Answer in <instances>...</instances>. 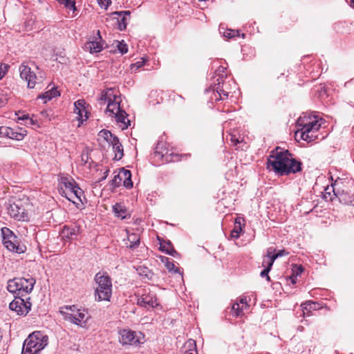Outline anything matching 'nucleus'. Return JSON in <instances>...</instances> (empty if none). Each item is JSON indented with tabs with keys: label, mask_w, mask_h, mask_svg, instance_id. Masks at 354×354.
<instances>
[{
	"label": "nucleus",
	"mask_w": 354,
	"mask_h": 354,
	"mask_svg": "<svg viewBox=\"0 0 354 354\" xmlns=\"http://www.w3.org/2000/svg\"><path fill=\"white\" fill-rule=\"evenodd\" d=\"M267 167L279 176H286L300 171L301 162L293 158L288 150L277 147L268 158Z\"/></svg>",
	"instance_id": "obj_1"
},
{
	"label": "nucleus",
	"mask_w": 354,
	"mask_h": 354,
	"mask_svg": "<svg viewBox=\"0 0 354 354\" xmlns=\"http://www.w3.org/2000/svg\"><path fill=\"white\" fill-rule=\"evenodd\" d=\"M98 101L101 105L107 102L106 114L114 118L122 129H126L131 125V121L127 119V113L120 106V97L117 95L114 88L104 90Z\"/></svg>",
	"instance_id": "obj_2"
},
{
	"label": "nucleus",
	"mask_w": 354,
	"mask_h": 354,
	"mask_svg": "<svg viewBox=\"0 0 354 354\" xmlns=\"http://www.w3.org/2000/svg\"><path fill=\"white\" fill-rule=\"evenodd\" d=\"M297 127L298 129L295 133L296 136L299 135L302 140L310 142L317 138V131L321 124L315 118L305 115L299 117L297 121Z\"/></svg>",
	"instance_id": "obj_3"
},
{
	"label": "nucleus",
	"mask_w": 354,
	"mask_h": 354,
	"mask_svg": "<svg viewBox=\"0 0 354 354\" xmlns=\"http://www.w3.org/2000/svg\"><path fill=\"white\" fill-rule=\"evenodd\" d=\"M225 69L223 66L218 68L216 71V75L213 77L212 85L206 90L207 92L212 91L214 97L212 96L211 98L212 100L214 99L215 101L227 99L230 92L228 85L224 80L226 78Z\"/></svg>",
	"instance_id": "obj_4"
},
{
	"label": "nucleus",
	"mask_w": 354,
	"mask_h": 354,
	"mask_svg": "<svg viewBox=\"0 0 354 354\" xmlns=\"http://www.w3.org/2000/svg\"><path fill=\"white\" fill-rule=\"evenodd\" d=\"M48 337L41 331L32 333L25 339L21 354H38L48 344Z\"/></svg>",
	"instance_id": "obj_5"
},
{
	"label": "nucleus",
	"mask_w": 354,
	"mask_h": 354,
	"mask_svg": "<svg viewBox=\"0 0 354 354\" xmlns=\"http://www.w3.org/2000/svg\"><path fill=\"white\" fill-rule=\"evenodd\" d=\"M97 286L95 289V298L97 301H109L112 294V282L105 272H97L94 279Z\"/></svg>",
	"instance_id": "obj_6"
},
{
	"label": "nucleus",
	"mask_w": 354,
	"mask_h": 354,
	"mask_svg": "<svg viewBox=\"0 0 354 354\" xmlns=\"http://www.w3.org/2000/svg\"><path fill=\"white\" fill-rule=\"evenodd\" d=\"M119 341L122 345L138 346L144 343V335L130 329H122L119 331Z\"/></svg>",
	"instance_id": "obj_7"
},
{
	"label": "nucleus",
	"mask_w": 354,
	"mask_h": 354,
	"mask_svg": "<svg viewBox=\"0 0 354 354\" xmlns=\"http://www.w3.org/2000/svg\"><path fill=\"white\" fill-rule=\"evenodd\" d=\"M4 206L7 213L15 220L24 221L28 217L26 209L19 200H9Z\"/></svg>",
	"instance_id": "obj_8"
},
{
	"label": "nucleus",
	"mask_w": 354,
	"mask_h": 354,
	"mask_svg": "<svg viewBox=\"0 0 354 354\" xmlns=\"http://www.w3.org/2000/svg\"><path fill=\"white\" fill-rule=\"evenodd\" d=\"M30 300V297H15V299L10 303L9 308L19 315H26L32 306Z\"/></svg>",
	"instance_id": "obj_9"
},
{
	"label": "nucleus",
	"mask_w": 354,
	"mask_h": 354,
	"mask_svg": "<svg viewBox=\"0 0 354 354\" xmlns=\"http://www.w3.org/2000/svg\"><path fill=\"white\" fill-rule=\"evenodd\" d=\"M90 315L87 310L79 308L73 314H68L64 312V319L80 327H85Z\"/></svg>",
	"instance_id": "obj_10"
},
{
	"label": "nucleus",
	"mask_w": 354,
	"mask_h": 354,
	"mask_svg": "<svg viewBox=\"0 0 354 354\" xmlns=\"http://www.w3.org/2000/svg\"><path fill=\"white\" fill-rule=\"evenodd\" d=\"M137 304L140 306L146 308H154L158 306L156 293L149 288H144L142 290V293L138 298Z\"/></svg>",
	"instance_id": "obj_11"
},
{
	"label": "nucleus",
	"mask_w": 354,
	"mask_h": 354,
	"mask_svg": "<svg viewBox=\"0 0 354 354\" xmlns=\"http://www.w3.org/2000/svg\"><path fill=\"white\" fill-rule=\"evenodd\" d=\"M19 71L21 78L27 82L28 87L30 88H34L36 84L35 80L37 76L35 73L31 71V68L28 66L22 64L19 66Z\"/></svg>",
	"instance_id": "obj_12"
},
{
	"label": "nucleus",
	"mask_w": 354,
	"mask_h": 354,
	"mask_svg": "<svg viewBox=\"0 0 354 354\" xmlns=\"http://www.w3.org/2000/svg\"><path fill=\"white\" fill-rule=\"evenodd\" d=\"M101 41L100 32V30H97V36L93 37L91 40L86 42L84 48L91 53H99L103 49Z\"/></svg>",
	"instance_id": "obj_13"
},
{
	"label": "nucleus",
	"mask_w": 354,
	"mask_h": 354,
	"mask_svg": "<svg viewBox=\"0 0 354 354\" xmlns=\"http://www.w3.org/2000/svg\"><path fill=\"white\" fill-rule=\"evenodd\" d=\"M21 293L28 297V295L32 292L35 284V278L28 275L27 277H18Z\"/></svg>",
	"instance_id": "obj_14"
},
{
	"label": "nucleus",
	"mask_w": 354,
	"mask_h": 354,
	"mask_svg": "<svg viewBox=\"0 0 354 354\" xmlns=\"http://www.w3.org/2000/svg\"><path fill=\"white\" fill-rule=\"evenodd\" d=\"M113 212L115 216L121 218L127 219L131 218V212L128 208L122 203H116L112 207Z\"/></svg>",
	"instance_id": "obj_15"
},
{
	"label": "nucleus",
	"mask_w": 354,
	"mask_h": 354,
	"mask_svg": "<svg viewBox=\"0 0 354 354\" xmlns=\"http://www.w3.org/2000/svg\"><path fill=\"white\" fill-rule=\"evenodd\" d=\"M74 113L77 115V119L80 123L88 118L84 100H79L74 103Z\"/></svg>",
	"instance_id": "obj_16"
},
{
	"label": "nucleus",
	"mask_w": 354,
	"mask_h": 354,
	"mask_svg": "<svg viewBox=\"0 0 354 354\" xmlns=\"http://www.w3.org/2000/svg\"><path fill=\"white\" fill-rule=\"evenodd\" d=\"M275 250L273 248H269L268 249V253L267 255L263 257L262 265L265 266V263L266 262V260H268V261L271 262L272 264L274 263V261L278 258L283 256L288 255L289 254L288 252H287L285 250H280L278 252H277L274 254H272Z\"/></svg>",
	"instance_id": "obj_17"
},
{
	"label": "nucleus",
	"mask_w": 354,
	"mask_h": 354,
	"mask_svg": "<svg viewBox=\"0 0 354 354\" xmlns=\"http://www.w3.org/2000/svg\"><path fill=\"white\" fill-rule=\"evenodd\" d=\"M120 179L123 181V185L127 188L133 187V182L131 180V173L129 170L122 168L118 174Z\"/></svg>",
	"instance_id": "obj_18"
},
{
	"label": "nucleus",
	"mask_w": 354,
	"mask_h": 354,
	"mask_svg": "<svg viewBox=\"0 0 354 354\" xmlns=\"http://www.w3.org/2000/svg\"><path fill=\"white\" fill-rule=\"evenodd\" d=\"M62 233L68 239H73V236H77L80 234V227L79 225H64Z\"/></svg>",
	"instance_id": "obj_19"
},
{
	"label": "nucleus",
	"mask_w": 354,
	"mask_h": 354,
	"mask_svg": "<svg viewBox=\"0 0 354 354\" xmlns=\"http://www.w3.org/2000/svg\"><path fill=\"white\" fill-rule=\"evenodd\" d=\"M115 14L118 15L120 17L122 15L121 19L118 20V29L121 31L125 30L127 28L128 21L129 19L130 12L129 11L115 12Z\"/></svg>",
	"instance_id": "obj_20"
},
{
	"label": "nucleus",
	"mask_w": 354,
	"mask_h": 354,
	"mask_svg": "<svg viewBox=\"0 0 354 354\" xmlns=\"http://www.w3.org/2000/svg\"><path fill=\"white\" fill-rule=\"evenodd\" d=\"M21 286H19V281L18 278H15L13 279L9 280L8 283L7 289L10 292L17 293L18 296L24 297V294L21 293Z\"/></svg>",
	"instance_id": "obj_21"
},
{
	"label": "nucleus",
	"mask_w": 354,
	"mask_h": 354,
	"mask_svg": "<svg viewBox=\"0 0 354 354\" xmlns=\"http://www.w3.org/2000/svg\"><path fill=\"white\" fill-rule=\"evenodd\" d=\"M160 249L161 251L172 257H176V255H178L177 252L174 250L170 241H160Z\"/></svg>",
	"instance_id": "obj_22"
},
{
	"label": "nucleus",
	"mask_w": 354,
	"mask_h": 354,
	"mask_svg": "<svg viewBox=\"0 0 354 354\" xmlns=\"http://www.w3.org/2000/svg\"><path fill=\"white\" fill-rule=\"evenodd\" d=\"M15 241V239H9L3 241V243L4 246L10 251L15 252L19 254L23 252L22 249L19 247V245H17Z\"/></svg>",
	"instance_id": "obj_23"
},
{
	"label": "nucleus",
	"mask_w": 354,
	"mask_h": 354,
	"mask_svg": "<svg viewBox=\"0 0 354 354\" xmlns=\"http://www.w3.org/2000/svg\"><path fill=\"white\" fill-rule=\"evenodd\" d=\"M304 315L306 313L309 315L308 313L311 310H316L320 308L319 304L317 302H314L312 301H306V303L301 305Z\"/></svg>",
	"instance_id": "obj_24"
},
{
	"label": "nucleus",
	"mask_w": 354,
	"mask_h": 354,
	"mask_svg": "<svg viewBox=\"0 0 354 354\" xmlns=\"http://www.w3.org/2000/svg\"><path fill=\"white\" fill-rule=\"evenodd\" d=\"M138 274L142 277L144 279H147L149 280H153L154 274L149 270L148 268L145 266H138L137 268Z\"/></svg>",
	"instance_id": "obj_25"
},
{
	"label": "nucleus",
	"mask_w": 354,
	"mask_h": 354,
	"mask_svg": "<svg viewBox=\"0 0 354 354\" xmlns=\"http://www.w3.org/2000/svg\"><path fill=\"white\" fill-rule=\"evenodd\" d=\"M127 239L130 244L127 246L130 249H134L138 247L140 242V236L136 233L129 234L127 236Z\"/></svg>",
	"instance_id": "obj_26"
},
{
	"label": "nucleus",
	"mask_w": 354,
	"mask_h": 354,
	"mask_svg": "<svg viewBox=\"0 0 354 354\" xmlns=\"http://www.w3.org/2000/svg\"><path fill=\"white\" fill-rule=\"evenodd\" d=\"M6 138L16 140H21L24 138V134L23 133L16 132L12 128L6 127Z\"/></svg>",
	"instance_id": "obj_27"
},
{
	"label": "nucleus",
	"mask_w": 354,
	"mask_h": 354,
	"mask_svg": "<svg viewBox=\"0 0 354 354\" xmlns=\"http://www.w3.org/2000/svg\"><path fill=\"white\" fill-rule=\"evenodd\" d=\"M161 261L169 272L180 274L179 269L176 268L174 261H171L169 258L162 257H161Z\"/></svg>",
	"instance_id": "obj_28"
},
{
	"label": "nucleus",
	"mask_w": 354,
	"mask_h": 354,
	"mask_svg": "<svg viewBox=\"0 0 354 354\" xmlns=\"http://www.w3.org/2000/svg\"><path fill=\"white\" fill-rule=\"evenodd\" d=\"M241 220H243L241 218H237L235 220L234 227L231 232L232 236L234 239H238L242 232Z\"/></svg>",
	"instance_id": "obj_29"
},
{
	"label": "nucleus",
	"mask_w": 354,
	"mask_h": 354,
	"mask_svg": "<svg viewBox=\"0 0 354 354\" xmlns=\"http://www.w3.org/2000/svg\"><path fill=\"white\" fill-rule=\"evenodd\" d=\"M59 95V92L57 91L56 88H52L50 90L45 92L43 95L39 96V98L44 99V102H46L47 100H50L53 97Z\"/></svg>",
	"instance_id": "obj_30"
},
{
	"label": "nucleus",
	"mask_w": 354,
	"mask_h": 354,
	"mask_svg": "<svg viewBox=\"0 0 354 354\" xmlns=\"http://www.w3.org/2000/svg\"><path fill=\"white\" fill-rule=\"evenodd\" d=\"M78 308V306L76 305H66L60 307L59 312L64 317V312L68 314H73L76 310H77Z\"/></svg>",
	"instance_id": "obj_31"
},
{
	"label": "nucleus",
	"mask_w": 354,
	"mask_h": 354,
	"mask_svg": "<svg viewBox=\"0 0 354 354\" xmlns=\"http://www.w3.org/2000/svg\"><path fill=\"white\" fill-rule=\"evenodd\" d=\"M74 189H71L69 190L68 195L69 196H66V198L68 200H71V197L73 196H75L77 198H78L80 201H81L80 197L82 194V190L78 187V185L76 184L73 186Z\"/></svg>",
	"instance_id": "obj_32"
},
{
	"label": "nucleus",
	"mask_w": 354,
	"mask_h": 354,
	"mask_svg": "<svg viewBox=\"0 0 354 354\" xmlns=\"http://www.w3.org/2000/svg\"><path fill=\"white\" fill-rule=\"evenodd\" d=\"M272 263L270 261H268V260H266V262L265 263V266H263L265 268V269H263L261 273H260V276L261 277H266V280L268 281H270V278L268 275V273L270 271L272 267Z\"/></svg>",
	"instance_id": "obj_33"
},
{
	"label": "nucleus",
	"mask_w": 354,
	"mask_h": 354,
	"mask_svg": "<svg viewBox=\"0 0 354 354\" xmlns=\"http://www.w3.org/2000/svg\"><path fill=\"white\" fill-rule=\"evenodd\" d=\"M113 147V151L115 152V159L117 160H120L123 157V147L121 143L117 145H114Z\"/></svg>",
	"instance_id": "obj_34"
},
{
	"label": "nucleus",
	"mask_w": 354,
	"mask_h": 354,
	"mask_svg": "<svg viewBox=\"0 0 354 354\" xmlns=\"http://www.w3.org/2000/svg\"><path fill=\"white\" fill-rule=\"evenodd\" d=\"M61 183L64 185L65 188L71 190V189H74L73 186L76 185V183L72 178H69L68 177H62L61 178Z\"/></svg>",
	"instance_id": "obj_35"
},
{
	"label": "nucleus",
	"mask_w": 354,
	"mask_h": 354,
	"mask_svg": "<svg viewBox=\"0 0 354 354\" xmlns=\"http://www.w3.org/2000/svg\"><path fill=\"white\" fill-rule=\"evenodd\" d=\"M1 234L3 236V241L9 239H16L17 238L14 233L9 228L6 227L1 228Z\"/></svg>",
	"instance_id": "obj_36"
},
{
	"label": "nucleus",
	"mask_w": 354,
	"mask_h": 354,
	"mask_svg": "<svg viewBox=\"0 0 354 354\" xmlns=\"http://www.w3.org/2000/svg\"><path fill=\"white\" fill-rule=\"evenodd\" d=\"M62 4H64V7L73 12L72 17H75L76 15L75 11L77 10L75 6L76 1H60Z\"/></svg>",
	"instance_id": "obj_37"
},
{
	"label": "nucleus",
	"mask_w": 354,
	"mask_h": 354,
	"mask_svg": "<svg viewBox=\"0 0 354 354\" xmlns=\"http://www.w3.org/2000/svg\"><path fill=\"white\" fill-rule=\"evenodd\" d=\"M116 47L118 51L122 55L128 52V46L123 40L121 41H116Z\"/></svg>",
	"instance_id": "obj_38"
},
{
	"label": "nucleus",
	"mask_w": 354,
	"mask_h": 354,
	"mask_svg": "<svg viewBox=\"0 0 354 354\" xmlns=\"http://www.w3.org/2000/svg\"><path fill=\"white\" fill-rule=\"evenodd\" d=\"M162 145V144H160V143H158L157 145V146L156 147L155 154H156V156H160L162 158L165 157L166 161H169V160L168 159L167 151L165 153H164V151L160 150V146Z\"/></svg>",
	"instance_id": "obj_39"
},
{
	"label": "nucleus",
	"mask_w": 354,
	"mask_h": 354,
	"mask_svg": "<svg viewBox=\"0 0 354 354\" xmlns=\"http://www.w3.org/2000/svg\"><path fill=\"white\" fill-rule=\"evenodd\" d=\"M239 35L238 30L227 29L223 32V36L227 38H233Z\"/></svg>",
	"instance_id": "obj_40"
},
{
	"label": "nucleus",
	"mask_w": 354,
	"mask_h": 354,
	"mask_svg": "<svg viewBox=\"0 0 354 354\" xmlns=\"http://www.w3.org/2000/svg\"><path fill=\"white\" fill-rule=\"evenodd\" d=\"M145 63V59L142 58L141 60L131 64V70L133 72H136L139 68L142 67Z\"/></svg>",
	"instance_id": "obj_41"
},
{
	"label": "nucleus",
	"mask_w": 354,
	"mask_h": 354,
	"mask_svg": "<svg viewBox=\"0 0 354 354\" xmlns=\"http://www.w3.org/2000/svg\"><path fill=\"white\" fill-rule=\"evenodd\" d=\"M9 68L10 66L8 64L0 63V80L6 75Z\"/></svg>",
	"instance_id": "obj_42"
},
{
	"label": "nucleus",
	"mask_w": 354,
	"mask_h": 354,
	"mask_svg": "<svg viewBox=\"0 0 354 354\" xmlns=\"http://www.w3.org/2000/svg\"><path fill=\"white\" fill-rule=\"evenodd\" d=\"M112 135L111 131L106 129H102L99 133V136L103 137L107 142L111 138Z\"/></svg>",
	"instance_id": "obj_43"
},
{
	"label": "nucleus",
	"mask_w": 354,
	"mask_h": 354,
	"mask_svg": "<svg viewBox=\"0 0 354 354\" xmlns=\"http://www.w3.org/2000/svg\"><path fill=\"white\" fill-rule=\"evenodd\" d=\"M187 344H189V347L196 346V342L192 339H190ZM184 354H197V351L196 348H194V349H189V351H185Z\"/></svg>",
	"instance_id": "obj_44"
},
{
	"label": "nucleus",
	"mask_w": 354,
	"mask_h": 354,
	"mask_svg": "<svg viewBox=\"0 0 354 354\" xmlns=\"http://www.w3.org/2000/svg\"><path fill=\"white\" fill-rule=\"evenodd\" d=\"M232 310L234 312L236 317L242 315V309L240 308L239 303H234L232 307Z\"/></svg>",
	"instance_id": "obj_45"
},
{
	"label": "nucleus",
	"mask_w": 354,
	"mask_h": 354,
	"mask_svg": "<svg viewBox=\"0 0 354 354\" xmlns=\"http://www.w3.org/2000/svg\"><path fill=\"white\" fill-rule=\"evenodd\" d=\"M121 179L119 176V175H115L113 178L111 180V185L114 187H119L121 184Z\"/></svg>",
	"instance_id": "obj_46"
},
{
	"label": "nucleus",
	"mask_w": 354,
	"mask_h": 354,
	"mask_svg": "<svg viewBox=\"0 0 354 354\" xmlns=\"http://www.w3.org/2000/svg\"><path fill=\"white\" fill-rule=\"evenodd\" d=\"M108 142L110 143L112 145V147L120 143L118 138L113 134L112 135L111 138L109 140Z\"/></svg>",
	"instance_id": "obj_47"
},
{
	"label": "nucleus",
	"mask_w": 354,
	"mask_h": 354,
	"mask_svg": "<svg viewBox=\"0 0 354 354\" xmlns=\"http://www.w3.org/2000/svg\"><path fill=\"white\" fill-rule=\"evenodd\" d=\"M35 23V19L32 18L30 19L28 21L26 22V27L27 29L31 30L32 28V26Z\"/></svg>",
	"instance_id": "obj_48"
},
{
	"label": "nucleus",
	"mask_w": 354,
	"mask_h": 354,
	"mask_svg": "<svg viewBox=\"0 0 354 354\" xmlns=\"http://www.w3.org/2000/svg\"><path fill=\"white\" fill-rule=\"evenodd\" d=\"M98 4L102 7L106 9L112 3V1H97Z\"/></svg>",
	"instance_id": "obj_49"
},
{
	"label": "nucleus",
	"mask_w": 354,
	"mask_h": 354,
	"mask_svg": "<svg viewBox=\"0 0 354 354\" xmlns=\"http://www.w3.org/2000/svg\"><path fill=\"white\" fill-rule=\"evenodd\" d=\"M6 127H0V138H4L6 136Z\"/></svg>",
	"instance_id": "obj_50"
},
{
	"label": "nucleus",
	"mask_w": 354,
	"mask_h": 354,
	"mask_svg": "<svg viewBox=\"0 0 354 354\" xmlns=\"http://www.w3.org/2000/svg\"><path fill=\"white\" fill-rule=\"evenodd\" d=\"M303 268L300 266L299 267H297L296 270H294V272H296V276L299 275L303 272Z\"/></svg>",
	"instance_id": "obj_51"
},
{
	"label": "nucleus",
	"mask_w": 354,
	"mask_h": 354,
	"mask_svg": "<svg viewBox=\"0 0 354 354\" xmlns=\"http://www.w3.org/2000/svg\"><path fill=\"white\" fill-rule=\"evenodd\" d=\"M239 303L241 304H245V306H248V302H247V299L245 297H241L239 300Z\"/></svg>",
	"instance_id": "obj_52"
},
{
	"label": "nucleus",
	"mask_w": 354,
	"mask_h": 354,
	"mask_svg": "<svg viewBox=\"0 0 354 354\" xmlns=\"http://www.w3.org/2000/svg\"><path fill=\"white\" fill-rule=\"evenodd\" d=\"M5 102H6V99L5 97L0 95V107L3 106V104H5Z\"/></svg>",
	"instance_id": "obj_53"
},
{
	"label": "nucleus",
	"mask_w": 354,
	"mask_h": 354,
	"mask_svg": "<svg viewBox=\"0 0 354 354\" xmlns=\"http://www.w3.org/2000/svg\"><path fill=\"white\" fill-rule=\"evenodd\" d=\"M291 281L292 283H296V280H297V276L295 275H292L291 277Z\"/></svg>",
	"instance_id": "obj_54"
},
{
	"label": "nucleus",
	"mask_w": 354,
	"mask_h": 354,
	"mask_svg": "<svg viewBox=\"0 0 354 354\" xmlns=\"http://www.w3.org/2000/svg\"><path fill=\"white\" fill-rule=\"evenodd\" d=\"M350 7L354 8V1H347Z\"/></svg>",
	"instance_id": "obj_55"
},
{
	"label": "nucleus",
	"mask_w": 354,
	"mask_h": 354,
	"mask_svg": "<svg viewBox=\"0 0 354 354\" xmlns=\"http://www.w3.org/2000/svg\"><path fill=\"white\" fill-rule=\"evenodd\" d=\"M108 172L109 171L107 170L106 172H105V176L102 178V179H105L107 176V174H108Z\"/></svg>",
	"instance_id": "obj_56"
},
{
	"label": "nucleus",
	"mask_w": 354,
	"mask_h": 354,
	"mask_svg": "<svg viewBox=\"0 0 354 354\" xmlns=\"http://www.w3.org/2000/svg\"><path fill=\"white\" fill-rule=\"evenodd\" d=\"M332 189H333V192H334V194L335 196H337V194L335 193V189H334L333 186L332 187Z\"/></svg>",
	"instance_id": "obj_57"
}]
</instances>
